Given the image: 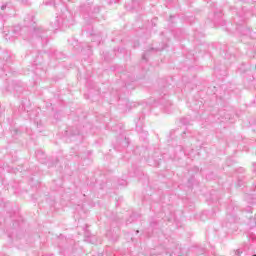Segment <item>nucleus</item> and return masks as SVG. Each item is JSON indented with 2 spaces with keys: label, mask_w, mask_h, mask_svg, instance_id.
Wrapping results in <instances>:
<instances>
[{
  "label": "nucleus",
  "mask_w": 256,
  "mask_h": 256,
  "mask_svg": "<svg viewBox=\"0 0 256 256\" xmlns=\"http://www.w3.org/2000/svg\"><path fill=\"white\" fill-rule=\"evenodd\" d=\"M5 7H6L5 5H2V6H1V9H2V10H4V9H5Z\"/></svg>",
  "instance_id": "7ed1b4c3"
},
{
  "label": "nucleus",
  "mask_w": 256,
  "mask_h": 256,
  "mask_svg": "<svg viewBox=\"0 0 256 256\" xmlns=\"http://www.w3.org/2000/svg\"><path fill=\"white\" fill-rule=\"evenodd\" d=\"M34 31H35V33L37 35V33H39V31H41V29L40 28H36Z\"/></svg>",
  "instance_id": "f257e3e1"
},
{
  "label": "nucleus",
  "mask_w": 256,
  "mask_h": 256,
  "mask_svg": "<svg viewBox=\"0 0 256 256\" xmlns=\"http://www.w3.org/2000/svg\"><path fill=\"white\" fill-rule=\"evenodd\" d=\"M6 39H11V37H9V34H6Z\"/></svg>",
  "instance_id": "f03ea898"
}]
</instances>
